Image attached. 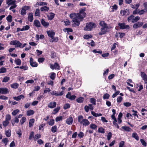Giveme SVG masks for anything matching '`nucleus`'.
Wrapping results in <instances>:
<instances>
[{"mask_svg":"<svg viewBox=\"0 0 147 147\" xmlns=\"http://www.w3.org/2000/svg\"><path fill=\"white\" fill-rule=\"evenodd\" d=\"M35 15L36 16H40V10L39 9H36L35 13Z\"/></svg>","mask_w":147,"mask_h":147,"instance_id":"c03bdc74","label":"nucleus"},{"mask_svg":"<svg viewBox=\"0 0 147 147\" xmlns=\"http://www.w3.org/2000/svg\"><path fill=\"white\" fill-rule=\"evenodd\" d=\"M9 93L8 89L6 88H0V93L6 94Z\"/></svg>","mask_w":147,"mask_h":147,"instance_id":"ddd939ff","label":"nucleus"},{"mask_svg":"<svg viewBox=\"0 0 147 147\" xmlns=\"http://www.w3.org/2000/svg\"><path fill=\"white\" fill-rule=\"evenodd\" d=\"M33 15L32 13H28V20L30 22H32L33 20Z\"/></svg>","mask_w":147,"mask_h":147,"instance_id":"4be33fe9","label":"nucleus"},{"mask_svg":"<svg viewBox=\"0 0 147 147\" xmlns=\"http://www.w3.org/2000/svg\"><path fill=\"white\" fill-rule=\"evenodd\" d=\"M112 134L111 132H109L107 134V140L109 141L112 137Z\"/></svg>","mask_w":147,"mask_h":147,"instance_id":"13d9d810","label":"nucleus"},{"mask_svg":"<svg viewBox=\"0 0 147 147\" xmlns=\"http://www.w3.org/2000/svg\"><path fill=\"white\" fill-rule=\"evenodd\" d=\"M34 25L37 28H39L40 27V24L39 21L37 20H35L34 21Z\"/></svg>","mask_w":147,"mask_h":147,"instance_id":"f3484780","label":"nucleus"},{"mask_svg":"<svg viewBox=\"0 0 147 147\" xmlns=\"http://www.w3.org/2000/svg\"><path fill=\"white\" fill-rule=\"evenodd\" d=\"M134 16L133 15H131L130 16L128 17L127 19V20L128 22H130L131 21L133 18H134Z\"/></svg>","mask_w":147,"mask_h":147,"instance_id":"774afa93","label":"nucleus"},{"mask_svg":"<svg viewBox=\"0 0 147 147\" xmlns=\"http://www.w3.org/2000/svg\"><path fill=\"white\" fill-rule=\"evenodd\" d=\"M147 11V9H142L139 11L138 12V13L140 15L143 14L144 13L146 12Z\"/></svg>","mask_w":147,"mask_h":147,"instance_id":"09e8293b","label":"nucleus"},{"mask_svg":"<svg viewBox=\"0 0 147 147\" xmlns=\"http://www.w3.org/2000/svg\"><path fill=\"white\" fill-rule=\"evenodd\" d=\"M98 131V132L102 134H104L105 133V129L102 127L99 128Z\"/></svg>","mask_w":147,"mask_h":147,"instance_id":"79ce46f5","label":"nucleus"},{"mask_svg":"<svg viewBox=\"0 0 147 147\" xmlns=\"http://www.w3.org/2000/svg\"><path fill=\"white\" fill-rule=\"evenodd\" d=\"M86 10V8L84 7L83 8L80 9L79 13H77L76 17L73 18V22H74L72 24L73 27L78 26L80 24V21H82L86 16V14L85 12Z\"/></svg>","mask_w":147,"mask_h":147,"instance_id":"f257e3e1","label":"nucleus"},{"mask_svg":"<svg viewBox=\"0 0 147 147\" xmlns=\"http://www.w3.org/2000/svg\"><path fill=\"white\" fill-rule=\"evenodd\" d=\"M51 56L52 58L54 59L56 57V53L54 51H51Z\"/></svg>","mask_w":147,"mask_h":147,"instance_id":"de8ad7c7","label":"nucleus"},{"mask_svg":"<svg viewBox=\"0 0 147 147\" xmlns=\"http://www.w3.org/2000/svg\"><path fill=\"white\" fill-rule=\"evenodd\" d=\"M65 96L67 98L71 100H74L76 97V96L75 95H71L70 92H68Z\"/></svg>","mask_w":147,"mask_h":147,"instance_id":"423d86ee","label":"nucleus"},{"mask_svg":"<svg viewBox=\"0 0 147 147\" xmlns=\"http://www.w3.org/2000/svg\"><path fill=\"white\" fill-rule=\"evenodd\" d=\"M19 111L20 110L19 109H16L14 110L11 113L13 116H15Z\"/></svg>","mask_w":147,"mask_h":147,"instance_id":"8fccbe9b","label":"nucleus"},{"mask_svg":"<svg viewBox=\"0 0 147 147\" xmlns=\"http://www.w3.org/2000/svg\"><path fill=\"white\" fill-rule=\"evenodd\" d=\"M9 122L8 121L5 120L3 122V126L5 127H6L9 124Z\"/></svg>","mask_w":147,"mask_h":147,"instance_id":"e2e57ef3","label":"nucleus"},{"mask_svg":"<svg viewBox=\"0 0 147 147\" xmlns=\"http://www.w3.org/2000/svg\"><path fill=\"white\" fill-rule=\"evenodd\" d=\"M9 0H7L6 1V3L9 5H13L16 4V1H8Z\"/></svg>","mask_w":147,"mask_h":147,"instance_id":"cd10ccee","label":"nucleus"},{"mask_svg":"<svg viewBox=\"0 0 147 147\" xmlns=\"http://www.w3.org/2000/svg\"><path fill=\"white\" fill-rule=\"evenodd\" d=\"M96 26V24L92 22L86 23V26L84 28V30L85 31H91L93 28Z\"/></svg>","mask_w":147,"mask_h":147,"instance_id":"f03ea898","label":"nucleus"},{"mask_svg":"<svg viewBox=\"0 0 147 147\" xmlns=\"http://www.w3.org/2000/svg\"><path fill=\"white\" fill-rule=\"evenodd\" d=\"M41 24L44 26L46 27H47L49 25L48 22H46L45 21L44 19H42L41 20Z\"/></svg>","mask_w":147,"mask_h":147,"instance_id":"412c9836","label":"nucleus"},{"mask_svg":"<svg viewBox=\"0 0 147 147\" xmlns=\"http://www.w3.org/2000/svg\"><path fill=\"white\" fill-rule=\"evenodd\" d=\"M56 77V74L54 72H52L50 76V78L52 80H54Z\"/></svg>","mask_w":147,"mask_h":147,"instance_id":"5fc2aeb1","label":"nucleus"},{"mask_svg":"<svg viewBox=\"0 0 147 147\" xmlns=\"http://www.w3.org/2000/svg\"><path fill=\"white\" fill-rule=\"evenodd\" d=\"M34 121L35 120L34 119L32 118L30 119L29 122V126L30 127H32Z\"/></svg>","mask_w":147,"mask_h":147,"instance_id":"393cba45","label":"nucleus"},{"mask_svg":"<svg viewBox=\"0 0 147 147\" xmlns=\"http://www.w3.org/2000/svg\"><path fill=\"white\" fill-rule=\"evenodd\" d=\"M64 32L67 31V33L69 32H73V30L72 28H65L63 30Z\"/></svg>","mask_w":147,"mask_h":147,"instance_id":"a19ab883","label":"nucleus"},{"mask_svg":"<svg viewBox=\"0 0 147 147\" xmlns=\"http://www.w3.org/2000/svg\"><path fill=\"white\" fill-rule=\"evenodd\" d=\"M143 25V23L142 22H138L135 23L133 25V28L134 29H137L140 28Z\"/></svg>","mask_w":147,"mask_h":147,"instance_id":"9b49d317","label":"nucleus"},{"mask_svg":"<svg viewBox=\"0 0 147 147\" xmlns=\"http://www.w3.org/2000/svg\"><path fill=\"white\" fill-rule=\"evenodd\" d=\"M10 79V78L9 77L5 76L3 79L2 80L3 82H7Z\"/></svg>","mask_w":147,"mask_h":147,"instance_id":"4d7b16f0","label":"nucleus"},{"mask_svg":"<svg viewBox=\"0 0 147 147\" xmlns=\"http://www.w3.org/2000/svg\"><path fill=\"white\" fill-rule=\"evenodd\" d=\"M140 141L142 144L144 146H146L147 145V143L146 141L143 139H140Z\"/></svg>","mask_w":147,"mask_h":147,"instance_id":"6e6d98bb","label":"nucleus"},{"mask_svg":"<svg viewBox=\"0 0 147 147\" xmlns=\"http://www.w3.org/2000/svg\"><path fill=\"white\" fill-rule=\"evenodd\" d=\"M53 66H54V69H57L58 70L59 69L60 66L58 63H55Z\"/></svg>","mask_w":147,"mask_h":147,"instance_id":"864d4df0","label":"nucleus"},{"mask_svg":"<svg viewBox=\"0 0 147 147\" xmlns=\"http://www.w3.org/2000/svg\"><path fill=\"white\" fill-rule=\"evenodd\" d=\"M121 128L123 129V130L127 131H130L131 129L128 126H123L121 127Z\"/></svg>","mask_w":147,"mask_h":147,"instance_id":"473e14b6","label":"nucleus"},{"mask_svg":"<svg viewBox=\"0 0 147 147\" xmlns=\"http://www.w3.org/2000/svg\"><path fill=\"white\" fill-rule=\"evenodd\" d=\"M83 123H82L83 125L86 126L90 124V122L88 120L86 119H83L82 121Z\"/></svg>","mask_w":147,"mask_h":147,"instance_id":"b1692460","label":"nucleus"},{"mask_svg":"<svg viewBox=\"0 0 147 147\" xmlns=\"http://www.w3.org/2000/svg\"><path fill=\"white\" fill-rule=\"evenodd\" d=\"M19 120L17 116L15 117V119L11 120V123L13 126H14L15 123H18L19 122Z\"/></svg>","mask_w":147,"mask_h":147,"instance_id":"6ab92c4d","label":"nucleus"},{"mask_svg":"<svg viewBox=\"0 0 147 147\" xmlns=\"http://www.w3.org/2000/svg\"><path fill=\"white\" fill-rule=\"evenodd\" d=\"M41 136L39 134H37L35 135L33 137L34 140V141H36L37 140H38V139L40 138H41Z\"/></svg>","mask_w":147,"mask_h":147,"instance_id":"58836bf2","label":"nucleus"},{"mask_svg":"<svg viewBox=\"0 0 147 147\" xmlns=\"http://www.w3.org/2000/svg\"><path fill=\"white\" fill-rule=\"evenodd\" d=\"M134 5H132L131 7L134 9H135V10L133 12V15H135L137 14L138 12V9L140 6V4L138 3L136 4V7H134Z\"/></svg>","mask_w":147,"mask_h":147,"instance_id":"9d476101","label":"nucleus"},{"mask_svg":"<svg viewBox=\"0 0 147 147\" xmlns=\"http://www.w3.org/2000/svg\"><path fill=\"white\" fill-rule=\"evenodd\" d=\"M2 141L3 142L4 144H5V145H6L7 144L8 142L9 141L8 140L7 138H3L2 140Z\"/></svg>","mask_w":147,"mask_h":147,"instance_id":"603ef678","label":"nucleus"},{"mask_svg":"<svg viewBox=\"0 0 147 147\" xmlns=\"http://www.w3.org/2000/svg\"><path fill=\"white\" fill-rule=\"evenodd\" d=\"M89 127L93 129L96 130L97 129V126L96 124L92 123L90 125Z\"/></svg>","mask_w":147,"mask_h":147,"instance_id":"72a5a7b5","label":"nucleus"},{"mask_svg":"<svg viewBox=\"0 0 147 147\" xmlns=\"http://www.w3.org/2000/svg\"><path fill=\"white\" fill-rule=\"evenodd\" d=\"M10 45H15V47H20L22 44L19 41L17 40H13L10 42Z\"/></svg>","mask_w":147,"mask_h":147,"instance_id":"20e7f679","label":"nucleus"},{"mask_svg":"<svg viewBox=\"0 0 147 147\" xmlns=\"http://www.w3.org/2000/svg\"><path fill=\"white\" fill-rule=\"evenodd\" d=\"M70 107V105L69 103H66L65 104L64 107L63 109H67L69 108Z\"/></svg>","mask_w":147,"mask_h":147,"instance_id":"69168bd1","label":"nucleus"},{"mask_svg":"<svg viewBox=\"0 0 147 147\" xmlns=\"http://www.w3.org/2000/svg\"><path fill=\"white\" fill-rule=\"evenodd\" d=\"M111 117L112 119L113 120V124L116 126L117 128L119 129V127L118 124H117L116 123L117 121L116 118L115 117V115H112L111 116Z\"/></svg>","mask_w":147,"mask_h":147,"instance_id":"1a4fd4ad","label":"nucleus"},{"mask_svg":"<svg viewBox=\"0 0 147 147\" xmlns=\"http://www.w3.org/2000/svg\"><path fill=\"white\" fill-rule=\"evenodd\" d=\"M34 113V111L31 109H30L27 111L26 112V115L28 116H30L33 115Z\"/></svg>","mask_w":147,"mask_h":147,"instance_id":"a878e982","label":"nucleus"},{"mask_svg":"<svg viewBox=\"0 0 147 147\" xmlns=\"http://www.w3.org/2000/svg\"><path fill=\"white\" fill-rule=\"evenodd\" d=\"M12 16L11 15H9L6 17V20L9 22H11L12 21Z\"/></svg>","mask_w":147,"mask_h":147,"instance_id":"37998d69","label":"nucleus"},{"mask_svg":"<svg viewBox=\"0 0 147 147\" xmlns=\"http://www.w3.org/2000/svg\"><path fill=\"white\" fill-rule=\"evenodd\" d=\"M55 123L54 120L53 119H51L49 122L48 123L49 125L50 126L53 125Z\"/></svg>","mask_w":147,"mask_h":147,"instance_id":"338daca9","label":"nucleus"},{"mask_svg":"<svg viewBox=\"0 0 147 147\" xmlns=\"http://www.w3.org/2000/svg\"><path fill=\"white\" fill-rule=\"evenodd\" d=\"M118 25L120 27L121 29H128L129 28V26L128 25H125L124 23H119Z\"/></svg>","mask_w":147,"mask_h":147,"instance_id":"39448f33","label":"nucleus"},{"mask_svg":"<svg viewBox=\"0 0 147 147\" xmlns=\"http://www.w3.org/2000/svg\"><path fill=\"white\" fill-rule=\"evenodd\" d=\"M123 105L125 107H130L131 105V104L130 102H124L123 103Z\"/></svg>","mask_w":147,"mask_h":147,"instance_id":"0e129e2a","label":"nucleus"},{"mask_svg":"<svg viewBox=\"0 0 147 147\" xmlns=\"http://www.w3.org/2000/svg\"><path fill=\"white\" fill-rule=\"evenodd\" d=\"M110 96V95L109 94L106 93L104 94L103 98L104 100L106 99H109Z\"/></svg>","mask_w":147,"mask_h":147,"instance_id":"49530a36","label":"nucleus"},{"mask_svg":"<svg viewBox=\"0 0 147 147\" xmlns=\"http://www.w3.org/2000/svg\"><path fill=\"white\" fill-rule=\"evenodd\" d=\"M5 134L7 137H9L11 136V130L8 129L5 131Z\"/></svg>","mask_w":147,"mask_h":147,"instance_id":"c9c22d12","label":"nucleus"},{"mask_svg":"<svg viewBox=\"0 0 147 147\" xmlns=\"http://www.w3.org/2000/svg\"><path fill=\"white\" fill-rule=\"evenodd\" d=\"M83 117L82 115H79L78 117V121L80 124L83 123Z\"/></svg>","mask_w":147,"mask_h":147,"instance_id":"c85d7f7f","label":"nucleus"},{"mask_svg":"<svg viewBox=\"0 0 147 147\" xmlns=\"http://www.w3.org/2000/svg\"><path fill=\"white\" fill-rule=\"evenodd\" d=\"M34 132L32 131L30 133V135L29 136V139L30 140H32V138L34 137Z\"/></svg>","mask_w":147,"mask_h":147,"instance_id":"bf43d9fd","label":"nucleus"},{"mask_svg":"<svg viewBox=\"0 0 147 147\" xmlns=\"http://www.w3.org/2000/svg\"><path fill=\"white\" fill-rule=\"evenodd\" d=\"M99 25L102 27L108 26L107 24L104 21H100L99 22Z\"/></svg>","mask_w":147,"mask_h":147,"instance_id":"bb28decb","label":"nucleus"},{"mask_svg":"<svg viewBox=\"0 0 147 147\" xmlns=\"http://www.w3.org/2000/svg\"><path fill=\"white\" fill-rule=\"evenodd\" d=\"M96 100L94 98H91L90 99V102L94 105H96Z\"/></svg>","mask_w":147,"mask_h":147,"instance_id":"680f3d73","label":"nucleus"},{"mask_svg":"<svg viewBox=\"0 0 147 147\" xmlns=\"http://www.w3.org/2000/svg\"><path fill=\"white\" fill-rule=\"evenodd\" d=\"M7 71V69L6 68L2 67L0 68V73H5Z\"/></svg>","mask_w":147,"mask_h":147,"instance_id":"a18cd8bd","label":"nucleus"},{"mask_svg":"<svg viewBox=\"0 0 147 147\" xmlns=\"http://www.w3.org/2000/svg\"><path fill=\"white\" fill-rule=\"evenodd\" d=\"M56 105V102H51L48 105V107L50 108H53Z\"/></svg>","mask_w":147,"mask_h":147,"instance_id":"dca6fc26","label":"nucleus"},{"mask_svg":"<svg viewBox=\"0 0 147 147\" xmlns=\"http://www.w3.org/2000/svg\"><path fill=\"white\" fill-rule=\"evenodd\" d=\"M48 36L51 38L54 36L55 33L52 30H49L47 32Z\"/></svg>","mask_w":147,"mask_h":147,"instance_id":"4468645a","label":"nucleus"},{"mask_svg":"<svg viewBox=\"0 0 147 147\" xmlns=\"http://www.w3.org/2000/svg\"><path fill=\"white\" fill-rule=\"evenodd\" d=\"M49 7L46 6H44L40 8V10L42 11H48L49 10Z\"/></svg>","mask_w":147,"mask_h":147,"instance_id":"e433bc0d","label":"nucleus"},{"mask_svg":"<svg viewBox=\"0 0 147 147\" xmlns=\"http://www.w3.org/2000/svg\"><path fill=\"white\" fill-rule=\"evenodd\" d=\"M34 60L32 57H31L30 59V65L33 67H36L38 65V64L35 61H33Z\"/></svg>","mask_w":147,"mask_h":147,"instance_id":"0eeeda50","label":"nucleus"},{"mask_svg":"<svg viewBox=\"0 0 147 147\" xmlns=\"http://www.w3.org/2000/svg\"><path fill=\"white\" fill-rule=\"evenodd\" d=\"M140 76L145 83H147V75L144 72H141Z\"/></svg>","mask_w":147,"mask_h":147,"instance_id":"6e6552de","label":"nucleus"},{"mask_svg":"<svg viewBox=\"0 0 147 147\" xmlns=\"http://www.w3.org/2000/svg\"><path fill=\"white\" fill-rule=\"evenodd\" d=\"M14 61L16 64L17 65H20L21 64V61L20 59L18 58L15 59Z\"/></svg>","mask_w":147,"mask_h":147,"instance_id":"2f4dec72","label":"nucleus"},{"mask_svg":"<svg viewBox=\"0 0 147 147\" xmlns=\"http://www.w3.org/2000/svg\"><path fill=\"white\" fill-rule=\"evenodd\" d=\"M26 118L25 117H22L20 120V124L22 125L26 121Z\"/></svg>","mask_w":147,"mask_h":147,"instance_id":"3c124183","label":"nucleus"},{"mask_svg":"<svg viewBox=\"0 0 147 147\" xmlns=\"http://www.w3.org/2000/svg\"><path fill=\"white\" fill-rule=\"evenodd\" d=\"M65 122L68 125H71L73 122V119L72 117L71 116H70L69 118L67 119Z\"/></svg>","mask_w":147,"mask_h":147,"instance_id":"2eb2a0df","label":"nucleus"},{"mask_svg":"<svg viewBox=\"0 0 147 147\" xmlns=\"http://www.w3.org/2000/svg\"><path fill=\"white\" fill-rule=\"evenodd\" d=\"M19 84L17 83H13L12 84H11V87L12 88H13L14 89H17L19 87Z\"/></svg>","mask_w":147,"mask_h":147,"instance_id":"c756f323","label":"nucleus"},{"mask_svg":"<svg viewBox=\"0 0 147 147\" xmlns=\"http://www.w3.org/2000/svg\"><path fill=\"white\" fill-rule=\"evenodd\" d=\"M11 119V116L9 114H7L5 116V120L8 121L9 122Z\"/></svg>","mask_w":147,"mask_h":147,"instance_id":"052dcab7","label":"nucleus"},{"mask_svg":"<svg viewBox=\"0 0 147 147\" xmlns=\"http://www.w3.org/2000/svg\"><path fill=\"white\" fill-rule=\"evenodd\" d=\"M64 93V92L63 91H61L60 93H58L56 91H53L51 93V94L52 95H55L57 96H61Z\"/></svg>","mask_w":147,"mask_h":147,"instance_id":"aec40b11","label":"nucleus"},{"mask_svg":"<svg viewBox=\"0 0 147 147\" xmlns=\"http://www.w3.org/2000/svg\"><path fill=\"white\" fill-rule=\"evenodd\" d=\"M129 10L128 9H126L125 10H121L120 11V13L123 16L128 15L129 14Z\"/></svg>","mask_w":147,"mask_h":147,"instance_id":"f8f14e48","label":"nucleus"},{"mask_svg":"<svg viewBox=\"0 0 147 147\" xmlns=\"http://www.w3.org/2000/svg\"><path fill=\"white\" fill-rule=\"evenodd\" d=\"M55 14L51 12L49 14L47 15L48 19L49 20H51L54 18Z\"/></svg>","mask_w":147,"mask_h":147,"instance_id":"a211bd4d","label":"nucleus"},{"mask_svg":"<svg viewBox=\"0 0 147 147\" xmlns=\"http://www.w3.org/2000/svg\"><path fill=\"white\" fill-rule=\"evenodd\" d=\"M109 28L108 26L102 27L100 29V31L98 33V35H102L105 34L107 32H109V30H108Z\"/></svg>","mask_w":147,"mask_h":147,"instance_id":"7ed1b4c3","label":"nucleus"},{"mask_svg":"<svg viewBox=\"0 0 147 147\" xmlns=\"http://www.w3.org/2000/svg\"><path fill=\"white\" fill-rule=\"evenodd\" d=\"M91 114L94 117H97L98 116H101L102 115V114L100 113H96L93 111H92L91 112Z\"/></svg>","mask_w":147,"mask_h":147,"instance_id":"f704fd0d","label":"nucleus"},{"mask_svg":"<svg viewBox=\"0 0 147 147\" xmlns=\"http://www.w3.org/2000/svg\"><path fill=\"white\" fill-rule=\"evenodd\" d=\"M51 42H56L58 41V38L57 37H53V38H51Z\"/></svg>","mask_w":147,"mask_h":147,"instance_id":"4c0bfd02","label":"nucleus"},{"mask_svg":"<svg viewBox=\"0 0 147 147\" xmlns=\"http://www.w3.org/2000/svg\"><path fill=\"white\" fill-rule=\"evenodd\" d=\"M57 127L55 125L53 126L51 128V131L53 133H55L57 131Z\"/></svg>","mask_w":147,"mask_h":147,"instance_id":"ea45409f","label":"nucleus"},{"mask_svg":"<svg viewBox=\"0 0 147 147\" xmlns=\"http://www.w3.org/2000/svg\"><path fill=\"white\" fill-rule=\"evenodd\" d=\"M84 100V98L83 97H80L76 100L77 102L79 103H81L83 102Z\"/></svg>","mask_w":147,"mask_h":147,"instance_id":"5701e85b","label":"nucleus"},{"mask_svg":"<svg viewBox=\"0 0 147 147\" xmlns=\"http://www.w3.org/2000/svg\"><path fill=\"white\" fill-rule=\"evenodd\" d=\"M132 137L134 138L137 140L138 141L139 140V137L138 136V134L135 133L134 132L132 134Z\"/></svg>","mask_w":147,"mask_h":147,"instance_id":"7c9ffc66","label":"nucleus"}]
</instances>
